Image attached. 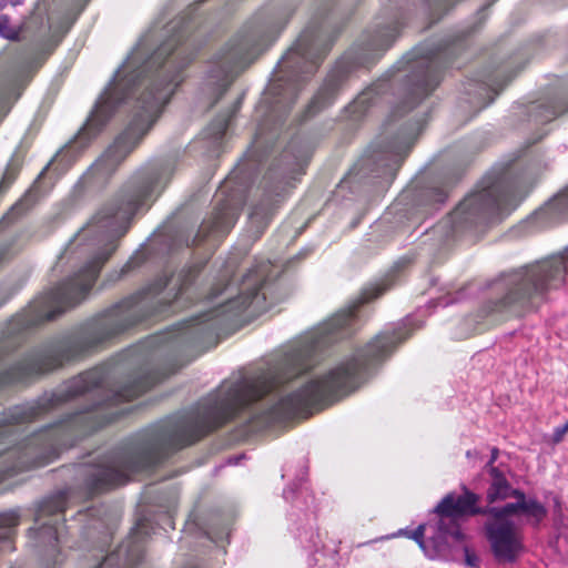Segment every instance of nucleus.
Masks as SVG:
<instances>
[{"label":"nucleus","instance_id":"obj_1","mask_svg":"<svg viewBox=\"0 0 568 568\" xmlns=\"http://www.w3.org/2000/svg\"><path fill=\"white\" fill-rule=\"evenodd\" d=\"M388 287L386 282L366 287L356 303L294 342L267 368L236 382H224L195 412L163 420L119 447L118 486L125 484L133 473L154 467L239 415H245L251 430H258L354 392L376 365L420 326L413 317L386 327L334 368L282 395L287 383L317 365L325 347L353 333L358 306L377 298Z\"/></svg>","mask_w":568,"mask_h":568},{"label":"nucleus","instance_id":"obj_2","mask_svg":"<svg viewBox=\"0 0 568 568\" xmlns=\"http://www.w3.org/2000/svg\"><path fill=\"white\" fill-rule=\"evenodd\" d=\"M110 364L88 369L0 416V481L18 471L47 465L62 448L109 424L111 406L129 402L160 382L155 375L113 381Z\"/></svg>","mask_w":568,"mask_h":568},{"label":"nucleus","instance_id":"obj_3","mask_svg":"<svg viewBox=\"0 0 568 568\" xmlns=\"http://www.w3.org/2000/svg\"><path fill=\"white\" fill-rule=\"evenodd\" d=\"M148 38H143L114 79L101 94L87 123L69 150L83 149L105 126L121 102L134 99L132 118L125 130L95 163L101 174L113 172L149 132L183 81L182 71L192 60L184 34L179 32L149 54Z\"/></svg>","mask_w":568,"mask_h":568},{"label":"nucleus","instance_id":"obj_4","mask_svg":"<svg viewBox=\"0 0 568 568\" xmlns=\"http://www.w3.org/2000/svg\"><path fill=\"white\" fill-rule=\"evenodd\" d=\"M172 175L169 164H151L140 169L123 186L116 202L103 207L65 246L60 262L83 260V266L57 287L34 298L3 327V338L52 321L83 301L100 271L118 247L132 216L151 197L160 193Z\"/></svg>","mask_w":568,"mask_h":568},{"label":"nucleus","instance_id":"obj_5","mask_svg":"<svg viewBox=\"0 0 568 568\" xmlns=\"http://www.w3.org/2000/svg\"><path fill=\"white\" fill-rule=\"evenodd\" d=\"M521 181L508 174L486 176L481 189L466 196L428 233L438 244L475 225L486 223L514 210L524 199Z\"/></svg>","mask_w":568,"mask_h":568},{"label":"nucleus","instance_id":"obj_6","mask_svg":"<svg viewBox=\"0 0 568 568\" xmlns=\"http://www.w3.org/2000/svg\"><path fill=\"white\" fill-rule=\"evenodd\" d=\"M566 273V262L551 258L503 274L491 282L490 290L495 296L483 306V312L486 315H521L534 306L536 300L542 298L547 291L561 286Z\"/></svg>","mask_w":568,"mask_h":568},{"label":"nucleus","instance_id":"obj_7","mask_svg":"<svg viewBox=\"0 0 568 568\" xmlns=\"http://www.w3.org/2000/svg\"><path fill=\"white\" fill-rule=\"evenodd\" d=\"M331 48L323 28L308 26L295 44L277 63L267 92L274 109L287 108L294 103L306 80L318 69Z\"/></svg>","mask_w":568,"mask_h":568},{"label":"nucleus","instance_id":"obj_8","mask_svg":"<svg viewBox=\"0 0 568 568\" xmlns=\"http://www.w3.org/2000/svg\"><path fill=\"white\" fill-rule=\"evenodd\" d=\"M268 270V263H261L250 270L239 285L229 281L222 287L220 285L214 287L210 298L215 300L221 295H225V298L212 311L193 320L190 325L180 329L175 336L176 343H192L197 335L211 331L213 325L207 323L219 316L229 315L232 317L244 312H248V316H256L265 312L268 307L266 303Z\"/></svg>","mask_w":568,"mask_h":568},{"label":"nucleus","instance_id":"obj_9","mask_svg":"<svg viewBox=\"0 0 568 568\" xmlns=\"http://www.w3.org/2000/svg\"><path fill=\"white\" fill-rule=\"evenodd\" d=\"M452 53L450 44L419 47L408 53L396 67L394 81L404 82L403 104L408 110L425 99L440 81V69Z\"/></svg>","mask_w":568,"mask_h":568},{"label":"nucleus","instance_id":"obj_10","mask_svg":"<svg viewBox=\"0 0 568 568\" xmlns=\"http://www.w3.org/2000/svg\"><path fill=\"white\" fill-rule=\"evenodd\" d=\"M270 41L264 39L263 27L243 29L215 57L207 75V84L222 95L239 71L247 67Z\"/></svg>","mask_w":568,"mask_h":568},{"label":"nucleus","instance_id":"obj_11","mask_svg":"<svg viewBox=\"0 0 568 568\" xmlns=\"http://www.w3.org/2000/svg\"><path fill=\"white\" fill-rule=\"evenodd\" d=\"M392 122L393 119L386 124L384 136L367 159V166L374 178H383L386 182L395 178L423 128V123L417 121L395 131Z\"/></svg>","mask_w":568,"mask_h":568},{"label":"nucleus","instance_id":"obj_12","mask_svg":"<svg viewBox=\"0 0 568 568\" xmlns=\"http://www.w3.org/2000/svg\"><path fill=\"white\" fill-rule=\"evenodd\" d=\"M67 491L44 499L37 510L34 526L29 529L33 547L53 564L61 561V545L65 544L64 526L60 524V519L67 509Z\"/></svg>","mask_w":568,"mask_h":568},{"label":"nucleus","instance_id":"obj_13","mask_svg":"<svg viewBox=\"0 0 568 568\" xmlns=\"http://www.w3.org/2000/svg\"><path fill=\"white\" fill-rule=\"evenodd\" d=\"M311 150L307 146L297 145L296 143H292L282 155V162L285 168L281 169V175L283 183L281 185L275 186L274 189L270 187L266 190L267 202L261 203L256 205L250 214V223L257 229L258 232H262L271 217L273 200L271 199L272 194L280 195L281 191L284 190V185L287 184V180L292 179L295 173H300L303 171L304 166L307 164L311 159Z\"/></svg>","mask_w":568,"mask_h":568},{"label":"nucleus","instance_id":"obj_14","mask_svg":"<svg viewBox=\"0 0 568 568\" xmlns=\"http://www.w3.org/2000/svg\"><path fill=\"white\" fill-rule=\"evenodd\" d=\"M33 61L28 51H21L0 75V120L10 111L33 74Z\"/></svg>","mask_w":568,"mask_h":568},{"label":"nucleus","instance_id":"obj_15","mask_svg":"<svg viewBox=\"0 0 568 568\" xmlns=\"http://www.w3.org/2000/svg\"><path fill=\"white\" fill-rule=\"evenodd\" d=\"M486 537L497 561L509 564L524 550L523 535L510 520H490L485 524Z\"/></svg>","mask_w":568,"mask_h":568},{"label":"nucleus","instance_id":"obj_16","mask_svg":"<svg viewBox=\"0 0 568 568\" xmlns=\"http://www.w3.org/2000/svg\"><path fill=\"white\" fill-rule=\"evenodd\" d=\"M242 203L225 196L224 191H219L215 195V207L207 220H205L194 239L195 242L201 243L210 236H224L235 225Z\"/></svg>","mask_w":568,"mask_h":568},{"label":"nucleus","instance_id":"obj_17","mask_svg":"<svg viewBox=\"0 0 568 568\" xmlns=\"http://www.w3.org/2000/svg\"><path fill=\"white\" fill-rule=\"evenodd\" d=\"M450 524L452 530L446 526V519H439L436 534L427 541L424 539L425 525H419L412 532L400 530L398 535L408 536L418 544L428 558L436 559L446 556L449 549V539L457 542L464 539L462 530L457 529L454 523Z\"/></svg>","mask_w":568,"mask_h":568},{"label":"nucleus","instance_id":"obj_18","mask_svg":"<svg viewBox=\"0 0 568 568\" xmlns=\"http://www.w3.org/2000/svg\"><path fill=\"white\" fill-rule=\"evenodd\" d=\"M146 534L145 524H138L128 539L124 540L114 551L106 555L97 568H133L143 558V539Z\"/></svg>","mask_w":568,"mask_h":568},{"label":"nucleus","instance_id":"obj_19","mask_svg":"<svg viewBox=\"0 0 568 568\" xmlns=\"http://www.w3.org/2000/svg\"><path fill=\"white\" fill-rule=\"evenodd\" d=\"M479 496L464 487L463 495L450 493L436 506L434 511L439 519H446V526L452 530V524L460 530L457 519L463 516L485 515L486 507H478Z\"/></svg>","mask_w":568,"mask_h":568},{"label":"nucleus","instance_id":"obj_20","mask_svg":"<svg viewBox=\"0 0 568 568\" xmlns=\"http://www.w3.org/2000/svg\"><path fill=\"white\" fill-rule=\"evenodd\" d=\"M515 498V503H508L503 507H486L485 515L491 516L493 520H507L506 517L521 513L534 527H538L548 514L547 508L536 498L527 499L524 491L521 497Z\"/></svg>","mask_w":568,"mask_h":568},{"label":"nucleus","instance_id":"obj_21","mask_svg":"<svg viewBox=\"0 0 568 568\" xmlns=\"http://www.w3.org/2000/svg\"><path fill=\"white\" fill-rule=\"evenodd\" d=\"M346 68L341 65L336 67L333 71L329 72L324 81V84L308 104L306 110L307 115H313L320 110L333 103L346 78Z\"/></svg>","mask_w":568,"mask_h":568},{"label":"nucleus","instance_id":"obj_22","mask_svg":"<svg viewBox=\"0 0 568 568\" xmlns=\"http://www.w3.org/2000/svg\"><path fill=\"white\" fill-rule=\"evenodd\" d=\"M398 34L397 24H389L377 29L373 34L368 36L363 43L362 57L358 58L359 63L365 64L384 51H386Z\"/></svg>","mask_w":568,"mask_h":568},{"label":"nucleus","instance_id":"obj_23","mask_svg":"<svg viewBox=\"0 0 568 568\" xmlns=\"http://www.w3.org/2000/svg\"><path fill=\"white\" fill-rule=\"evenodd\" d=\"M489 475L491 478L487 490V500L489 504L510 497H521V490L513 488L505 475L497 467H491Z\"/></svg>","mask_w":568,"mask_h":568},{"label":"nucleus","instance_id":"obj_24","mask_svg":"<svg viewBox=\"0 0 568 568\" xmlns=\"http://www.w3.org/2000/svg\"><path fill=\"white\" fill-rule=\"evenodd\" d=\"M539 219L558 223L568 217V186L537 212Z\"/></svg>","mask_w":568,"mask_h":568},{"label":"nucleus","instance_id":"obj_25","mask_svg":"<svg viewBox=\"0 0 568 568\" xmlns=\"http://www.w3.org/2000/svg\"><path fill=\"white\" fill-rule=\"evenodd\" d=\"M447 199V192L440 187H433L426 190L422 195L420 210L428 211V207L438 210L439 205L443 204Z\"/></svg>","mask_w":568,"mask_h":568},{"label":"nucleus","instance_id":"obj_26","mask_svg":"<svg viewBox=\"0 0 568 568\" xmlns=\"http://www.w3.org/2000/svg\"><path fill=\"white\" fill-rule=\"evenodd\" d=\"M20 523V515L17 510H9L0 514V544L7 541Z\"/></svg>","mask_w":568,"mask_h":568},{"label":"nucleus","instance_id":"obj_27","mask_svg":"<svg viewBox=\"0 0 568 568\" xmlns=\"http://www.w3.org/2000/svg\"><path fill=\"white\" fill-rule=\"evenodd\" d=\"M22 165V160L19 155L14 154L9 161L6 171L3 173L2 180L0 182V195L4 193L9 186L16 180L20 169Z\"/></svg>","mask_w":568,"mask_h":568},{"label":"nucleus","instance_id":"obj_28","mask_svg":"<svg viewBox=\"0 0 568 568\" xmlns=\"http://www.w3.org/2000/svg\"><path fill=\"white\" fill-rule=\"evenodd\" d=\"M379 87H372L363 91L351 105L354 113H365L368 106L373 103L374 95L379 92Z\"/></svg>","mask_w":568,"mask_h":568},{"label":"nucleus","instance_id":"obj_29","mask_svg":"<svg viewBox=\"0 0 568 568\" xmlns=\"http://www.w3.org/2000/svg\"><path fill=\"white\" fill-rule=\"evenodd\" d=\"M85 528H87L85 534L88 536H94L95 534L99 535V537H98L99 544H100L99 548H100V551L103 552L105 546L109 544L110 538H111V535L105 529L103 521H101L100 519H92L91 523Z\"/></svg>","mask_w":568,"mask_h":568},{"label":"nucleus","instance_id":"obj_30","mask_svg":"<svg viewBox=\"0 0 568 568\" xmlns=\"http://www.w3.org/2000/svg\"><path fill=\"white\" fill-rule=\"evenodd\" d=\"M230 122V116H222L215 119L211 125L207 128L205 135L211 139L213 142H219L222 140Z\"/></svg>","mask_w":568,"mask_h":568},{"label":"nucleus","instance_id":"obj_31","mask_svg":"<svg viewBox=\"0 0 568 568\" xmlns=\"http://www.w3.org/2000/svg\"><path fill=\"white\" fill-rule=\"evenodd\" d=\"M503 87H504V83L497 82V80L495 78L494 79L489 78L485 81H480V83L478 84L479 94L483 95L484 93L485 94L493 93V95L489 98V100L487 102H484L479 109H483V108L487 106L488 104H490L494 101L495 97L503 89Z\"/></svg>","mask_w":568,"mask_h":568},{"label":"nucleus","instance_id":"obj_32","mask_svg":"<svg viewBox=\"0 0 568 568\" xmlns=\"http://www.w3.org/2000/svg\"><path fill=\"white\" fill-rule=\"evenodd\" d=\"M566 110L559 109L554 102L538 106L537 119L539 122H549L562 114Z\"/></svg>","mask_w":568,"mask_h":568},{"label":"nucleus","instance_id":"obj_33","mask_svg":"<svg viewBox=\"0 0 568 568\" xmlns=\"http://www.w3.org/2000/svg\"><path fill=\"white\" fill-rule=\"evenodd\" d=\"M0 37L11 41H17L20 37V30L10 24V18L6 14L0 16Z\"/></svg>","mask_w":568,"mask_h":568},{"label":"nucleus","instance_id":"obj_34","mask_svg":"<svg viewBox=\"0 0 568 568\" xmlns=\"http://www.w3.org/2000/svg\"><path fill=\"white\" fill-rule=\"evenodd\" d=\"M465 560L466 565L469 567H476L478 562L477 556L471 554L467 547H465Z\"/></svg>","mask_w":568,"mask_h":568},{"label":"nucleus","instance_id":"obj_35","mask_svg":"<svg viewBox=\"0 0 568 568\" xmlns=\"http://www.w3.org/2000/svg\"><path fill=\"white\" fill-rule=\"evenodd\" d=\"M498 457V449L497 448H493L491 449V456H490V459L488 460V463L486 464V468L488 469V473L490 474V470H491V467H495L494 466V463L496 462Z\"/></svg>","mask_w":568,"mask_h":568},{"label":"nucleus","instance_id":"obj_36","mask_svg":"<svg viewBox=\"0 0 568 568\" xmlns=\"http://www.w3.org/2000/svg\"><path fill=\"white\" fill-rule=\"evenodd\" d=\"M24 0H0V10L6 8L7 6H19L23 2Z\"/></svg>","mask_w":568,"mask_h":568},{"label":"nucleus","instance_id":"obj_37","mask_svg":"<svg viewBox=\"0 0 568 568\" xmlns=\"http://www.w3.org/2000/svg\"><path fill=\"white\" fill-rule=\"evenodd\" d=\"M136 256H133L128 263L123 266L122 273L129 272L131 268L135 267L139 263L136 261Z\"/></svg>","mask_w":568,"mask_h":568},{"label":"nucleus","instance_id":"obj_38","mask_svg":"<svg viewBox=\"0 0 568 568\" xmlns=\"http://www.w3.org/2000/svg\"><path fill=\"white\" fill-rule=\"evenodd\" d=\"M565 435H566V434H564V433L559 429V427H557V428L555 429V432H554V440H555L556 443H559L560 440H562V438H564V436H565Z\"/></svg>","mask_w":568,"mask_h":568},{"label":"nucleus","instance_id":"obj_39","mask_svg":"<svg viewBox=\"0 0 568 568\" xmlns=\"http://www.w3.org/2000/svg\"><path fill=\"white\" fill-rule=\"evenodd\" d=\"M283 494L286 500H291V494H293L291 489H285Z\"/></svg>","mask_w":568,"mask_h":568},{"label":"nucleus","instance_id":"obj_40","mask_svg":"<svg viewBox=\"0 0 568 568\" xmlns=\"http://www.w3.org/2000/svg\"><path fill=\"white\" fill-rule=\"evenodd\" d=\"M559 429H560L564 434H567V433H568V420H567L564 425H561V426L559 427Z\"/></svg>","mask_w":568,"mask_h":568},{"label":"nucleus","instance_id":"obj_41","mask_svg":"<svg viewBox=\"0 0 568 568\" xmlns=\"http://www.w3.org/2000/svg\"><path fill=\"white\" fill-rule=\"evenodd\" d=\"M229 272H230V266L227 265L226 268H225V273L223 276H227L229 275Z\"/></svg>","mask_w":568,"mask_h":568},{"label":"nucleus","instance_id":"obj_42","mask_svg":"<svg viewBox=\"0 0 568 568\" xmlns=\"http://www.w3.org/2000/svg\"><path fill=\"white\" fill-rule=\"evenodd\" d=\"M45 170H48V166H44V170L41 171V174H44Z\"/></svg>","mask_w":568,"mask_h":568},{"label":"nucleus","instance_id":"obj_43","mask_svg":"<svg viewBox=\"0 0 568 568\" xmlns=\"http://www.w3.org/2000/svg\"><path fill=\"white\" fill-rule=\"evenodd\" d=\"M45 170H48V166H44V170L41 171V174H44Z\"/></svg>","mask_w":568,"mask_h":568},{"label":"nucleus","instance_id":"obj_44","mask_svg":"<svg viewBox=\"0 0 568 568\" xmlns=\"http://www.w3.org/2000/svg\"><path fill=\"white\" fill-rule=\"evenodd\" d=\"M45 170H48V166H44V170L41 171V174H44Z\"/></svg>","mask_w":568,"mask_h":568},{"label":"nucleus","instance_id":"obj_45","mask_svg":"<svg viewBox=\"0 0 568 568\" xmlns=\"http://www.w3.org/2000/svg\"><path fill=\"white\" fill-rule=\"evenodd\" d=\"M21 204H17L16 206H13V210H17Z\"/></svg>","mask_w":568,"mask_h":568},{"label":"nucleus","instance_id":"obj_46","mask_svg":"<svg viewBox=\"0 0 568 568\" xmlns=\"http://www.w3.org/2000/svg\"><path fill=\"white\" fill-rule=\"evenodd\" d=\"M82 517V514H79ZM90 514H83L84 517H88Z\"/></svg>","mask_w":568,"mask_h":568}]
</instances>
